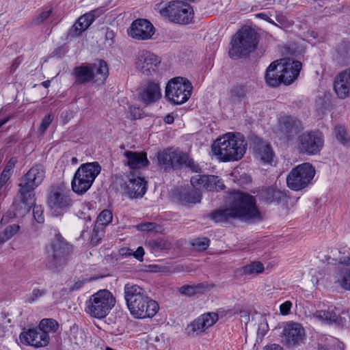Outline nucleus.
Wrapping results in <instances>:
<instances>
[{
  "instance_id": "nucleus-26",
  "label": "nucleus",
  "mask_w": 350,
  "mask_h": 350,
  "mask_svg": "<svg viewBox=\"0 0 350 350\" xmlns=\"http://www.w3.org/2000/svg\"><path fill=\"white\" fill-rule=\"evenodd\" d=\"M252 90V86L247 84L234 85L229 90V100L232 104H241Z\"/></svg>"
},
{
  "instance_id": "nucleus-44",
  "label": "nucleus",
  "mask_w": 350,
  "mask_h": 350,
  "mask_svg": "<svg viewBox=\"0 0 350 350\" xmlns=\"http://www.w3.org/2000/svg\"><path fill=\"white\" fill-rule=\"evenodd\" d=\"M334 133L337 139L342 144H346L350 141L346 129L342 126H336L334 129Z\"/></svg>"
},
{
  "instance_id": "nucleus-9",
  "label": "nucleus",
  "mask_w": 350,
  "mask_h": 350,
  "mask_svg": "<svg viewBox=\"0 0 350 350\" xmlns=\"http://www.w3.org/2000/svg\"><path fill=\"white\" fill-rule=\"evenodd\" d=\"M193 86L186 78L177 77L171 79L165 90V99L173 105H182L191 97Z\"/></svg>"
},
{
  "instance_id": "nucleus-20",
  "label": "nucleus",
  "mask_w": 350,
  "mask_h": 350,
  "mask_svg": "<svg viewBox=\"0 0 350 350\" xmlns=\"http://www.w3.org/2000/svg\"><path fill=\"white\" fill-rule=\"evenodd\" d=\"M20 340L23 344L33 346L36 348L46 346L50 340L48 334L43 333L38 327L29 329L20 334Z\"/></svg>"
},
{
  "instance_id": "nucleus-15",
  "label": "nucleus",
  "mask_w": 350,
  "mask_h": 350,
  "mask_svg": "<svg viewBox=\"0 0 350 350\" xmlns=\"http://www.w3.org/2000/svg\"><path fill=\"white\" fill-rule=\"evenodd\" d=\"M298 142L300 151L310 155L318 153L323 145V136L317 131L301 134L298 138Z\"/></svg>"
},
{
  "instance_id": "nucleus-43",
  "label": "nucleus",
  "mask_w": 350,
  "mask_h": 350,
  "mask_svg": "<svg viewBox=\"0 0 350 350\" xmlns=\"http://www.w3.org/2000/svg\"><path fill=\"white\" fill-rule=\"evenodd\" d=\"M206 175L197 174L191 177V185L193 187L200 191L201 189H206Z\"/></svg>"
},
{
  "instance_id": "nucleus-5",
  "label": "nucleus",
  "mask_w": 350,
  "mask_h": 350,
  "mask_svg": "<svg viewBox=\"0 0 350 350\" xmlns=\"http://www.w3.org/2000/svg\"><path fill=\"white\" fill-rule=\"evenodd\" d=\"M46 267L55 272H59L67 264L72 252V245L59 232H56L54 238L46 246Z\"/></svg>"
},
{
  "instance_id": "nucleus-28",
  "label": "nucleus",
  "mask_w": 350,
  "mask_h": 350,
  "mask_svg": "<svg viewBox=\"0 0 350 350\" xmlns=\"http://www.w3.org/2000/svg\"><path fill=\"white\" fill-rule=\"evenodd\" d=\"M90 66L94 75V81L104 83L109 75V69L106 62L100 59L92 64H90Z\"/></svg>"
},
{
  "instance_id": "nucleus-58",
  "label": "nucleus",
  "mask_w": 350,
  "mask_h": 350,
  "mask_svg": "<svg viewBox=\"0 0 350 350\" xmlns=\"http://www.w3.org/2000/svg\"><path fill=\"white\" fill-rule=\"evenodd\" d=\"M149 245L154 250H163L165 248V243L161 240L150 241Z\"/></svg>"
},
{
  "instance_id": "nucleus-49",
  "label": "nucleus",
  "mask_w": 350,
  "mask_h": 350,
  "mask_svg": "<svg viewBox=\"0 0 350 350\" xmlns=\"http://www.w3.org/2000/svg\"><path fill=\"white\" fill-rule=\"evenodd\" d=\"M338 281L344 289L350 291V270L345 271L341 278Z\"/></svg>"
},
{
  "instance_id": "nucleus-6",
  "label": "nucleus",
  "mask_w": 350,
  "mask_h": 350,
  "mask_svg": "<svg viewBox=\"0 0 350 350\" xmlns=\"http://www.w3.org/2000/svg\"><path fill=\"white\" fill-rule=\"evenodd\" d=\"M116 305V298L107 289L99 290L85 301V311L90 317L103 319L107 317Z\"/></svg>"
},
{
  "instance_id": "nucleus-1",
  "label": "nucleus",
  "mask_w": 350,
  "mask_h": 350,
  "mask_svg": "<svg viewBox=\"0 0 350 350\" xmlns=\"http://www.w3.org/2000/svg\"><path fill=\"white\" fill-rule=\"evenodd\" d=\"M228 205L213 212L211 217L216 222H226L232 219L260 218V214L256 206L254 196L241 191H234L228 196Z\"/></svg>"
},
{
  "instance_id": "nucleus-17",
  "label": "nucleus",
  "mask_w": 350,
  "mask_h": 350,
  "mask_svg": "<svg viewBox=\"0 0 350 350\" xmlns=\"http://www.w3.org/2000/svg\"><path fill=\"white\" fill-rule=\"evenodd\" d=\"M276 63L278 71L283 79V83L289 85L299 76L301 69V63L292 58L286 57L278 60Z\"/></svg>"
},
{
  "instance_id": "nucleus-31",
  "label": "nucleus",
  "mask_w": 350,
  "mask_h": 350,
  "mask_svg": "<svg viewBox=\"0 0 350 350\" xmlns=\"http://www.w3.org/2000/svg\"><path fill=\"white\" fill-rule=\"evenodd\" d=\"M260 196L266 203L269 204L273 202H278L282 201L284 198V194L273 187H267L262 190Z\"/></svg>"
},
{
  "instance_id": "nucleus-62",
  "label": "nucleus",
  "mask_w": 350,
  "mask_h": 350,
  "mask_svg": "<svg viewBox=\"0 0 350 350\" xmlns=\"http://www.w3.org/2000/svg\"><path fill=\"white\" fill-rule=\"evenodd\" d=\"M264 350H284L279 345L272 344L265 347Z\"/></svg>"
},
{
  "instance_id": "nucleus-2",
  "label": "nucleus",
  "mask_w": 350,
  "mask_h": 350,
  "mask_svg": "<svg viewBox=\"0 0 350 350\" xmlns=\"http://www.w3.org/2000/svg\"><path fill=\"white\" fill-rule=\"evenodd\" d=\"M124 299L131 314L135 319L154 317L159 310L157 301L151 299L141 286L126 284L124 287Z\"/></svg>"
},
{
  "instance_id": "nucleus-51",
  "label": "nucleus",
  "mask_w": 350,
  "mask_h": 350,
  "mask_svg": "<svg viewBox=\"0 0 350 350\" xmlns=\"http://www.w3.org/2000/svg\"><path fill=\"white\" fill-rule=\"evenodd\" d=\"M129 253H122V255H133L136 259L140 262L143 261V257L144 255V250L142 247H138L135 252H133L131 250L128 249Z\"/></svg>"
},
{
  "instance_id": "nucleus-19",
  "label": "nucleus",
  "mask_w": 350,
  "mask_h": 350,
  "mask_svg": "<svg viewBox=\"0 0 350 350\" xmlns=\"http://www.w3.org/2000/svg\"><path fill=\"white\" fill-rule=\"evenodd\" d=\"M304 335V329L299 323H288L283 329L281 341L288 347L295 346L303 340Z\"/></svg>"
},
{
  "instance_id": "nucleus-12",
  "label": "nucleus",
  "mask_w": 350,
  "mask_h": 350,
  "mask_svg": "<svg viewBox=\"0 0 350 350\" xmlns=\"http://www.w3.org/2000/svg\"><path fill=\"white\" fill-rule=\"evenodd\" d=\"M314 175V167L309 163H304L289 172L286 178L287 186L292 190L299 191L310 183Z\"/></svg>"
},
{
  "instance_id": "nucleus-34",
  "label": "nucleus",
  "mask_w": 350,
  "mask_h": 350,
  "mask_svg": "<svg viewBox=\"0 0 350 350\" xmlns=\"http://www.w3.org/2000/svg\"><path fill=\"white\" fill-rule=\"evenodd\" d=\"M313 317L327 324L336 323L338 321V316L332 310H317Z\"/></svg>"
},
{
  "instance_id": "nucleus-33",
  "label": "nucleus",
  "mask_w": 350,
  "mask_h": 350,
  "mask_svg": "<svg viewBox=\"0 0 350 350\" xmlns=\"http://www.w3.org/2000/svg\"><path fill=\"white\" fill-rule=\"evenodd\" d=\"M334 88L340 98H345L349 96L350 86L345 81V79L341 78V74L336 77L334 83Z\"/></svg>"
},
{
  "instance_id": "nucleus-35",
  "label": "nucleus",
  "mask_w": 350,
  "mask_h": 350,
  "mask_svg": "<svg viewBox=\"0 0 350 350\" xmlns=\"http://www.w3.org/2000/svg\"><path fill=\"white\" fill-rule=\"evenodd\" d=\"M206 182L205 190L207 191H217L223 190L225 188V185L222 180L216 176L206 175Z\"/></svg>"
},
{
  "instance_id": "nucleus-50",
  "label": "nucleus",
  "mask_w": 350,
  "mask_h": 350,
  "mask_svg": "<svg viewBox=\"0 0 350 350\" xmlns=\"http://www.w3.org/2000/svg\"><path fill=\"white\" fill-rule=\"evenodd\" d=\"M53 120V116L52 114H47L46 115L41 124H40V128H39V131L41 133H44L46 129H48V127L49 126V125L51 124L52 121Z\"/></svg>"
},
{
  "instance_id": "nucleus-21",
  "label": "nucleus",
  "mask_w": 350,
  "mask_h": 350,
  "mask_svg": "<svg viewBox=\"0 0 350 350\" xmlns=\"http://www.w3.org/2000/svg\"><path fill=\"white\" fill-rule=\"evenodd\" d=\"M154 33V26L146 19H137L134 21L129 31V34L132 38L140 40L150 39Z\"/></svg>"
},
{
  "instance_id": "nucleus-42",
  "label": "nucleus",
  "mask_w": 350,
  "mask_h": 350,
  "mask_svg": "<svg viewBox=\"0 0 350 350\" xmlns=\"http://www.w3.org/2000/svg\"><path fill=\"white\" fill-rule=\"evenodd\" d=\"M113 215L111 211L105 209L98 215L96 225H100L105 227L111 222Z\"/></svg>"
},
{
  "instance_id": "nucleus-16",
  "label": "nucleus",
  "mask_w": 350,
  "mask_h": 350,
  "mask_svg": "<svg viewBox=\"0 0 350 350\" xmlns=\"http://www.w3.org/2000/svg\"><path fill=\"white\" fill-rule=\"evenodd\" d=\"M302 129L301 124L295 117L287 116L279 119L276 135L284 140L292 139Z\"/></svg>"
},
{
  "instance_id": "nucleus-24",
  "label": "nucleus",
  "mask_w": 350,
  "mask_h": 350,
  "mask_svg": "<svg viewBox=\"0 0 350 350\" xmlns=\"http://www.w3.org/2000/svg\"><path fill=\"white\" fill-rule=\"evenodd\" d=\"M218 320V315L215 312L204 314L195 319L189 325L193 332H202L213 326Z\"/></svg>"
},
{
  "instance_id": "nucleus-64",
  "label": "nucleus",
  "mask_w": 350,
  "mask_h": 350,
  "mask_svg": "<svg viewBox=\"0 0 350 350\" xmlns=\"http://www.w3.org/2000/svg\"><path fill=\"white\" fill-rule=\"evenodd\" d=\"M131 112L133 113V110H135V111H137V114H134L133 116L135 118H139L140 117V111L138 108H135V107H131Z\"/></svg>"
},
{
  "instance_id": "nucleus-53",
  "label": "nucleus",
  "mask_w": 350,
  "mask_h": 350,
  "mask_svg": "<svg viewBox=\"0 0 350 350\" xmlns=\"http://www.w3.org/2000/svg\"><path fill=\"white\" fill-rule=\"evenodd\" d=\"M292 302L290 301H286L280 306V312L282 315H287L291 312L292 307Z\"/></svg>"
},
{
  "instance_id": "nucleus-27",
  "label": "nucleus",
  "mask_w": 350,
  "mask_h": 350,
  "mask_svg": "<svg viewBox=\"0 0 350 350\" xmlns=\"http://www.w3.org/2000/svg\"><path fill=\"white\" fill-rule=\"evenodd\" d=\"M124 156L126 158V164L131 169H140L148 164L146 153L144 152L126 151Z\"/></svg>"
},
{
  "instance_id": "nucleus-52",
  "label": "nucleus",
  "mask_w": 350,
  "mask_h": 350,
  "mask_svg": "<svg viewBox=\"0 0 350 350\" xmlns=\"http://www.w3.org/2000/svg\"><path fill=\"white\" fill-rule=\"evenodd\" d=\"M33 217H34L35 220L38 223L42 224L44 222V216H43V211H42L41 206L34 205L33 208Z\"/></svg>"
},
{
  "instance_id": "nucleus-40",
  "label": "nucleus",
  "mask_w": 350,
  "mask_h": 350,
  "mask_svg": "<svg viewBox=\"0 0 350 350\" xmlns=\"http://www.w3.org/2000/svg\"><path fill=\"white\" fill-rule=\"evenodd\" d=\"M242 269L245 274H258L264 271V265L258 261H254L244 266Z\"/></svg>"
},
{
  "instance_id": "nucleus-29",
  "label": "nucleus",
  "mask_w": 350,
  "mask_h": 350,
  "mask_svg": "<svg viewBox=\"0 0 350 350\" xmlns=\"http://www.w3.org/2000/svg\"><path fill=\"white\" fill-rule=\"evenodd\" d=\"M279 61L276 60L272 62L267 68L265 74L266 83L271 87H277L282 83H283V79H282L281 74L278 75V63Z\"/></svg>"
},
{
  "instance_id": "nucleus-30",
  "label": "nucleus",
  "mask_w": 350,
  "mask_h": 350,
  "mask_svg": "<svg viewBox=\"0 0 350 350\" xmlns=\"http://www.w3.org/2000/svg\"><path fill=\"white\" fill-rule=\"evenodd\" d=\"M75 82L78 84L88 83L94 81L93 73L91 71L90 65L80 66L74 69Z\"/></svg>"
},
{
  "instance_id": "nucleus-56",
  "label": "nucleus",
  "mask_w": 350,
  "mask_h": 350,
  "mask_svg": "<svg viewBox=\"0 0 350 350\" xmlns=\"http://www.w3.org/2000/svg\"><path fill=\"white\" fill-rule=\"evenodd\" d=\"M16 162L17 159L16 157H12L6 164L5 167L3 169V171L12 174V170L14 167Z\"/></svg>"
},
{
  "instance_id": "nucleus-47",
  "label": "nucleus",
  "mask_w": 350,
  "mask_h": 350,
  "mask_svg": "<svg viewBox=\"0 0 350 350\" xmlns=\"http://www.w3.org/2000/svg\"><path fill=\"white\" fill-rule=\"evenodd\" d=\"M318 350H342V348L339 341L331 337L329 343L325 346H319Z\"/></svg>"
},
{
  "instance_id": "nucleus-32",
  "label": "nucleus",
  "mask_w": 350,
  "mask_h": 350,
  "mask_svg": "<svg viewBox=\"0 0 350 350\" xmlns=\"http://www.w3.org/2000/svg\"><path fill=\"white\" fill-rule=\"evenodd\" d=\"M336 59L347 64L350 61V41L344 40L336 48Z\"/></svg>"
},
{
  "instance_id": "nucleus-59",
  "label": "nucleus",
  "mask_w": 350,
  "mask_h": 350,
  "mask_svg": "<svg viewBox=\"0 0 350 350\" xmlns=\"http://www.w3.org/2000/svg\"><path fill=\"white\" fill-rule=\"evenodd\" d=\"M85 282V280H78L70 287V291H76L81 289Z\"/></svg>"
},
{
  "instance_id": "nucleus-57",
  "label": "nucleus",
  "mask_w": 350,
  "mask_h": 350,
  "mask_svg": "<svg viewBox=\"0 0 350 350\" xmlns=\"http://www.w3.org/2000/svg\"><path fill=\"white\" fill-rule=\"evenodd\" d=\"M12 174L8 172L2 171L0 175V189L8 181Z\"/></svg>"
},
{
  "instance_id": "nucleus-48",
  "label": "nucleus",
  "mask_w": 350,
  "mask_h": 350,
  "mask_svg": "<svg viewBox=\"0 0 350 350\" xmlns=\"http://www.w3.org/2000/svg\"><path fill=\"white\" fill-rule=\"evenodd\" d=\"M46 294L45 290H40L39 288H34L32 291V293L27 297L26 302L29 304H31L39 297L44 295Z\"/></svg>"
},
{
  "instance_id": "nucleus-41",
  "label": "nucleus",
  "mask_w": 350,
  "mask_h": 350,
  "mask_svg": "<svg viewBox=\"0 0 350 350\" xmlns=\"http://www.w3.org/2000/svg\"><path fill=\"white\" fill-rule=\"evenodd\" d=\"M105 235V228L100 225H95L91 237L90 243L93 245H96L100 243Z\"/></svg>"
},
{
  "instance_id": "nucleus-4",
  "label": "nucleus",
  "mask_w": 350,
  "mask_h": 350,
  "mask_svg": "<svg viewBox=\"0 0 350 350\" xmlns=\"http://www.w3.org/2000/svg\"><path fill=\"white\" fill-rule=\"evenodd\" d=\"M246 146L241 134L228 133L215 141L212 152L221 161H238L245 154Z\"/></svg>"
},
{
  "instance_id": "nucleus-23",
  "label": "nucleus",
  "mask_w": 350,
  "mask_h": 350,
  "mask_svg": "<svg viewBox=\"0 0 350 350\" xmlns=\"http://www.w3.org/2000/svg\"><path fill=\"white\" fill-rule=\"evenodd\" d=\"M161 97V92L159 84L154 81H149L139 94V98L146 105L157 102Z\"/></svg>"
},
{
  "instance_id": "nucleus-60",
  "label": "nucleus",
  "mask_w": 350,
  "mask_h": 350,
  "mask_svg": "<svg viewBox=\"0 0 350 350\" xmlns=\"http://www.w3.org/2000/svg\"><path fill=\"white\" fill-rule=\"evenodd\" d=\"M106 40L109 42V44H113L114 32L112 30L107 29L105 33Z\"/></svg>"
},
{
  "instance_id": "nucleus-38",
  "label": "nucleus",
  "mask_w": 350,
  "mask_h": 350,
  "mask_svg": "<svg viewBox=\"0 0 350 350\" xmlns=\"http://www.w3.org/2000/svg\"><path fill=\"white\" fill-rule=\"evenodd\" d=\"M20 226L18 224L8 226L0 233V243H3L14 237L19 230Z\"/></svg>"
},
{
  "instance_id": "nucleus-10",
  "label": "nucleus",
  "mask_w": 350,
  "mask_h": 350,
  "mask_svg": "<svg viewBox=\"0 0 350 350\" xmlns=\"http://www.w3.org/2000/svg\"><path fill=\"white\" fill-rule=\"evenodd\" d=\"M157 160L159 164L164 167L165 170L185 165L192 172H199L201 171L200 165L187 154L182 152L165 150L158 153Z\"/></svg>"
},
{
  "instance_id": "nucleus-37",
  "label": "nucleus",
  "mask_w": 350,
  "mask_h": 350,
  "mask_svg": "<svg viewBox=\"0 0 350 350\" xmlns=\"http://www.w3.org/2000/svg\"><path fill=\"white\" fill-rule=\"evenodd\" d=\"M202 193L200 191L193 189L186 190L182 195V200L187 203H198L201 200Z\"/></svg>"
},
{
  "instance_id": "nucleus-61",
  "label": "nucleus",
  "mask_w": 350,
  "mask_h": 350,
  "mask_svg": "<svg viewBox=\"0 0 350 350\" xmlns=\"http://www.w3.org/2000/svg\"><path fill=\"white\" fill-rule=\"evenodd\" d=\"M256 16V17L263 19V20L269 22V23H271V24L274 23V21L271 18H270L267 14H266L265 13H259V14H257Z\"/></svg>"
},
{
  "instance_id": "nucleus-39",
  "label": "nucleus",
  "mask_w": 350,
  "mask_h": 350,
  "mask_svg": "<svg viewBox=\"0 0 350 350\" xmlns=\"http://www.w3.org/2000/svg\"><path fill=\"white\" fill-rule=\"evenodd\" d=\"M52 12L53 8L51 6L44 8L40 13L33 18L31 24L34 26L42 24L49 18Z\"/></svg>"
},
{
  "instance_id": "nucleus-7",
  "label": "nucleus",
  "mask_w": 350,
  "mask_h": 350,
  "mask_svg": "<svg viewBox=\"0 0 350 350\" xmlns=\"http://www.w3.org/2000/svg\"><path fill=\"white\" fill-rule=\"evenodd\" d=\"M101 167L97 162L82 164L76 171L71 183L72 191L82 195L89 190L100 174Z\"/></svg>"
},
{
  "instance_id": "nucleus-3",
  "label": "nucleus",
  "mask_w": 350,
  "mask_h": 350,
  "mask_svg": "<svg viewBox=\"0 0 350 350\" xmlns=\"http://www.w3.org/2000/svg\"><path fill=\"white\" fill-rule=\"evenodd\" d=\"M44 177V169L40 165L33 166L23 176L21 183L18 185V197L20 202L14 204L18 214L25 215L30 211L35 204L34 190L42 183Z\"/></svg>"
},
{
  "instance_id": "nucleus-45",
  "label": "nucleus",
  "mask_w": 350,
  "mask_h": 350,
  "mask_svg": "<svg viewBox=\"0 0 350 350\" xmlns=\"http://www.w3.org/2000/svg\"><path fill=\"white\" fill-rule=\"evenodd\" d=\"M200 289H202L200 284L195 286L185 285L180 288L179 291L182 295L192 296L197 293Z\"/></svg>"
},
{
  "instance_id": "nucleus-63",
  "label": "nucleus",
  "mask_w": 350,
  "mask_h": 350,
  "mask_svg": "<svg viewBox=\"0 0 350 350\" xmlns=\"http://www.w3.org/2000/svg\"><path fill=\"white\" fill-rule=\"evenodd\" d=\"M174 117L170 114L167 115L164 118V121L167 124H172L174 122Z\"/></svg>"
},
{
  "instance_id": "nucleus-55",
  "label": "nucleus",
  "mask_w": 350,
  "mask_h": 350,
  "mask_svg": "<svg viewBox=\"0 0 350 350\" xmlns=\"http://www.w3.org/2000/svg\"><path fill=\"white\" fill-rule=\"evenodd\" d=\"M155 226L154 223L146 222L144 224H140L137 226V229L141 231H150L152 230Z\"/></svg>"
},
{
  "instance_id": "nucleus-25",
  "label": "nucleus",
  "mask_w": 350,
  "mask_h": 350,
  "mask_svg": "<svg viewBox=\"0 0 350 350\" xmlns=\"http://www.w3.org/2000/svg\"><path fill=\"white\" fill-rule=\"evenodd\" d=\"M94 12L95 11H92V12L86 13L80 16L70 29L68 33L69 36L71 37L78 36L88 29L94 21Z\"/></svg>"
},
{
  "instance_id": "nucleus-11",
  "label": "nucleus",
  "mask_w": 350,
  "mask_h": 350,
  "mask_svg": "<svg viewBox=\"0 0 350 350\" xmlns=\"http://www.w3.org/2000/svg\"><path fill=\"white\" fill-rule=\"evenodd\" d=\"M159 13L170 22L188 24L193 18V10L189 3L176 0L170 1L167 6L160 10Z\"/></svg>"
},
{
  "instance_id": "nucleus-18",
  "label": "nucleus",
  "mask_w": 350,
  "mask_h": 350,
  "mask_svg": "<svg viewBox=\"0 0 350 350\" xmlns=\"http://www.w3.org/2000/svg\"><path fill=\"white\" fill-rule=\"evenodd\" d=\"M147 182L139 176L128 178L120 185L123 193L130 198H142L146 192Z\"/></svg>"
},
{
  "instance_id": "nucleus-13",
  "label": "nucleus",
  "mask_w": 350,
  "mask_h": 350,
  "mask_svg": "<svg viewBox=\"0 0 350 350\" xmlns=\"http://www.w3.org/2000/svg\"><path fill=\"white\" fill-rule=\"evenodd\" d=\"M47 203L51 215L57 217L68 211L72 206V201L64 189L55 187L51 189Z\"/></svg>"
},
{
  "instance_id": "nucleus-46",
  "label": "nucleus",
  "mask_w": 350,
  "mask_h": 350,
  "mask_svg": "<svg viewBox=\"0 0 350 350\" xmlns=\"http://www.w3.org/2000/svg\"><path fill=\"white\" fill-rule=\"evenodd\" d=\"M210 240L206 237L196 239L192 243L193 246L198 250L204 251L209 246Z\"/></svg>"
},
{
  "instance_id": "nucleus-54",
  "label": "nucleus",
  "mask_w": 350,
  "mask_h": 350,
  "mask_svg": "<svg viewBox=\"0 0 350 350\" xmlns=\"http://www.w3.org/2000/svg\"><path fill=\"white\" fill-rule=\"evenodd\" d=\"M276 22L277 23L274 22V23H273V24L276 26H279L280 27H287L290 25V23L288 21L287 18L282 15L277 16Z\"/></svg>"
},
{
  "instance_id": "nucleus-22",
  "label": "nucleus",
  "mask_w": 350,
  "mask_h": 350,
  "mask_svg": "<svg viewBox=\"0 0 350 350\" xmlns=\"http://www.w3.org/2000/svg\"><path fill=\"white\" fill-rule=\"evenodd\" d=\"M252 141L253 150L256 159L264 163H270L273 157V152L270 145L257 136L254 137Z\"/></svg>"
},
{
  "instance_id": "nucleus-8",
  "label": "nucleus",
  "mask_w": 350,
  "mask_h": 350,
  "mask_svg": "<svg viewBox=\"0 0 350 350\" xmlns=\"http://www.w3.org/2000/svg\"><path fill=\"white\" fill-rule=\"evenodd\" d=\"M258 44L257 35L250 27H244L239 30L231 42L229 51L230 57L237 59L253 51Z\"/></svg>"
},
{
  "instance_id": "nucleus-14",
  "label": "nucleus",
  "mask_w": 350,
  "mask_h": 350,
  "mask_svg": "<svg viewBox=\"0 0 350 350\" xmlns=\"http://www.w3.org/2000/svg\"><path fill=\"white\" fill-rule=\"evenodd\" d=\"M160 63L161 58L157 55L146 50H142L136 55L135 64L139 72L149 76L156 72Z\"/></svg>"
},
{
  "instance_id": "nucleus-36",
  "label": "nucleus",
  "mask_w": 350,
  "mask_h": 350,
  "mask_svg": "<svg viewBox=\"0 0 350 350\" xmlns=\"http://www.w3.org/2000/svg\"><path fill=\"white\" fill-rule=\"evenodd\" d=\"M58 323L53 319H44L39 324L38 328L49 336V333H54L58 329Z\"/></svg>"
}]
</instances>
